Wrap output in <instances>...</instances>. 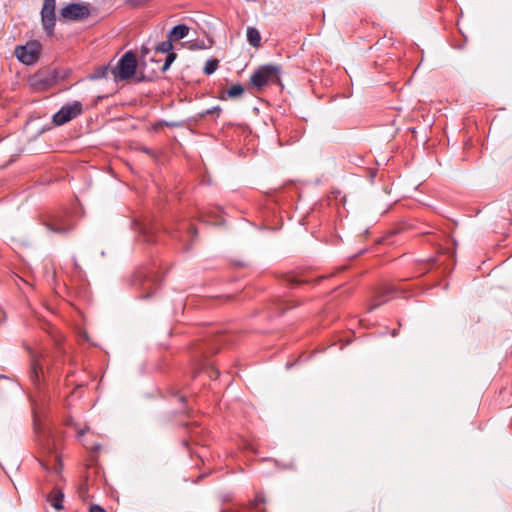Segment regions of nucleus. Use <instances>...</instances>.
<instances>
[{
	"label": "nucleus",
	"instance_id": "obj_1",
	"mask_svg": "<svg viewBox=\"0 0 512 512\" xmlns=\"http://www.w3.org/2000/svg\"><path fill=\"white\" fill-rule=\"evenodd\" d=\"M137 70L136 55L132 51L126 52L117 62L116 66L111 69L114 80L130 79Z\"/></svg>",
	"mask_w": 512,
	"mask_h": 512
},
{
	"label": "nucleus",
	"instance_id": "obj_2",
	"mask_svg": "<svg viewBox=\"0 0 512 512\" xmlns=\"http://www.w3.org/2000/svg\"><path fill=\"white\" fill-rule=\"evenodd\" d=\"M280 68L275 65L260 66L250 77L251 84L256 88H262L268 83L279 80Z\"/></svg>",
	"mask_w": 512,
	"mask_h": 512
},
{
	"label": "nucleus",
	"instance_id": "obj_3",
	"mask_svg": "<svg viewBox=\"0 0 512 512\" xmlns=\"http://www.w3.org/2000/svg\"><path fill=\"white\" fill-rule=\"evenodd\" d=\"M41 44L38 41H30L25 45H18L15 48V56L25 65H33L39 59Z\"/></svg>",
	"mask_w": 512,
	"mask_h": 512
},
{
	"label": "nucleus",
	"instance_id": "obj_4",
	"mask_svg": "<svg viewBox=\"0 0 512 512\" xmlns=\"http://www.w3.org/2000/svg\"><path fill=\"white\" fill-rule=\"evenodd\" d=\"M88 3H70L63 7L60 16L67 21H82L90 16Z\"/></svg>",
	"mask_w": 512,
	"mask_h": 512
},
{
	"label": "nucleus",
	"instance_id": "obj_5",
	"mask_svg": "<svg viewBox=\"0 0 512 512\" xmlns=\"http://www.w3.org/2000/svg\"><path fill=\"white\" fill-rule=\"evenodd\" d=\"M83 112V105L79 101L64 105L57 113L53 115V123L57 126L64 125Z\"/></svg>",
	"mask_w": 512,
	"mask_h": 512
},
{
	"label": "nucleus",
	"instance_id": "obj_6",
	"mask_svg": "<svg viewBox=\"0 0 512 512\" xmlns=\"http://www.w3.org/2000/svg\"><path fill=\"white\" fill-rule=\"evenodd\" d=\"M160 282V276L154 271H148L147 269H141L135 274V285H139L143 290L142 298H149L151 292L148 290L153 286L157 287Z\"/></svg>",
	"mask_w": 512,
	"mask_h": 512
},
{
	"label": "nucleus",
	"instance_id": "obj_7",
	"mask_svg": "<svg viewBox=\"0 0 512 512\" xmlns=\"http://www.w3.org/2000/svg\"><path fill=\"white\" fill-rule=\"evenodd\" d=\"M161 59H158L157 56H152L147 60L144 58L141 62V68L139 72V76L137 77V81H152L154 78L158 76L161 72L158 70Z\"/></svg>",
	"mask_w": 512,
	"mask_h": 512
},
{
	"label": "nucleus",
	"instance_id": "obj_8",
	"mask_svg": "<svg viewBox=\"0 0 512 512\" xmlns=\"http://www.w3.org/2000/svg\"><path fill=\"white\" fill-rule=\"evenodd\" d=\"M56 0H44L41 10V21L44 30L48 35L54 32L56 14H55Z\"/></svg>",
	"mask_w": 512,
	"mask_h": 512
},
{
	"label": "nucleus",
	"instance_id": "obj_9",
	"mask_svg": "<svg viewBox=\"0 0 512 512\" xmlns=\"http://www.w3.org/2000/svg\"><path fill=\"white\" fill-rule=\"evenodd\" d=\"M218 348H209L204 349L200 348L199 355H197V365L199 366L200 371L206 372L211 379H217L219 376V371L210 363H206V359L210 354L217 353Z\"/></svg>",
	"mask_w": 512,
	"mask_h": 512
},
{
	"label": "nucleus",
	"instance_id": "obj_10",
	"mask_svg": "<svg viewBox=\"0 0 512 512\" xmlns=\"http://www.w3.org/2000/svg\"><path fill=\"white\" fill-rule=\"evenodd\" d=\"M74 222L71 216H62L47 223L49 230L59 234H65L74 229Z\"/></svg>",
	"mask_w": 512,
	"mask_h": 512
},
{
	"label": "nucleus",
	"instance_id": "obj_11",
	"mask_svg": "<svg viewBox=\"0 0 512 512\" xmlns=\"http://www.w3.org/2000/svg\"><path fill=\"white\" fill-rule=\"evenodd\" d=\"M170 233L172 237L178 238L182 242L188 239L192 242L197 235L196 229L187 223L181 224L177 231Z\"/></svg>",
	"mask_w": 512,
	"mask_h": 512
},
{
	"label": "nucleus",
	"instance_id": "obj_12",
	"mask_svg": "<svg viewBox=\"0 0 512 512\" xmlns=\"http://www.w3.org/2000/svg\"><path fill=\"white\" fill-rule=\"evenodd\" d=\"M395 290L392 286L386 285L382 287L374 296L373 302L371 305V310L375 309L384 303H386L389 299L392 298V295L394 294Z\"/></svg>",
	"mask_w": 512,
	"mask_h": 512
},
{
	"label": "nucleus",
	"instance_id": "obj_13",
	"mask_svg": "<svg viewBox=\"0 0 512 512\" xmlns=\"http://www.w3.org/2000/svg\"><path fill=\"white\" fill-rule=\"evenodd\" d=\"M64 500V493L59 487H54L52 491L47 495V501L56 510H62Z\"/></svg>",
	"mask_w": 512,
	"mask_h": 512
},
{
	"label": "nucleus",
	"instance_id": "obj_14",
	"mask_svg": "<svg viewBox=\"0 0 512 512\" xmlns=\"http://www.w3.org/2000/svg\"><path fill=\"white\" fill-rule=\"evenodd\" d=\"M188 33L189 27L185 24H179L170 30L168 38H170L172 41H176L185 38Z\"/></svg>",
	"mask_w": 512,
	"mask_h": 512
},
{
	"label": "nucleus",
	"instance_id": "obj_15",
	"mask_svg": "<svg viewBox=\"0 0 512 512\" xmlns=\"http://www.w3.org/2000/svg\"><path fill=\"white\" fill-rule=\"evenodd\" d=\"M42 372V367L39 360H33L31 363L30 371H29V379L33 385L36 387L40 384V373Z\"/></svg>",
	"mask_w": 512,
	"mask_h": 512
},
{
	"label": "nucleus",
	"instance_id": "obj_16",
	"mask_svg": "<svg viewBox=\"0 0 512 512\" xmlns=\"http://www.w3.org/2000/svg\"><path fill=\"white\" fill-rule=\"evenodd\" d=\"M247 39H248V42L253 47L259 46L260 41H261V36H260L259 31L253 27H249L247 29Z\"/></svg>",
	"mask_w": 512,
	"mask_h": 512
},
{
	"label": "nucleus",
	"instance_id": "obj_17",
	"mask_svg": "<svg viewBox=\"0 0 512 512\" xmlns=\"http://www.w3.org/2000/svg\"><path fill=\"white\" fill-rule=\"evenodd\" d=\"M172 49V40L168 38V40L162 41L156 45L154 55L157 56L158 54H167L171 52Z\"/></svg>",
	"mask_w": 512,
	"mask_h": 512
},
{
	"label": "nucleus",
	"instance_id": "obj_18",
	"mask_svg": "<svg viewBox=\"0 0 512 512\" xmlns=\"http://www.w3.org/2000/svg\"><path fill=\"white\" fill-rule=\"evenodd\" d=\"M109 72H111V70L109 69L108 66H105V65L98 66L97 68L94 69L93 73L90 75L89 78L92 80L102 79V78H105Z\"/></svg>",
	"mask_w": 512,
	"mask_h": 512
},
{
	"label": "nucleus",
	"instance_id": "obj_19",
	"mask_svg": "<svg viewBox=\"0 0 512 512\" xmlns=\"http://www.w3.org/2000/svg\"><path fill=\"white\" fill-rule=\"evenodd\" d=\"M176 57V53L172 51L167 53L164 63L158 68V70L161 71V73L166 72L170 68L171 64L175 61Z\"/></svg>",
	"mask_w": 512,
	"mask_h": 512
},
{
	"label": "nucleus",
	"instance_id": "obj_20",
	"mask_svg": "<svg viewBox=\"0 0 512 512\" xmlns=\"http://www.w3.org/2000/svg\"><path fill=\"white\" fill-rule=\"evenodd\" d=\"M176 57V53L172 51L167 53L164 63L158 68V70L161 71V73L166 72L170 68L171 64L175 61Z\"/></svg>",
	"mask_w": 512,
	"mask_h": 512
},
{
	"label": "nucleus",
	"instance_id": "obj_21",
	"mask_svg": "<svg viewBox=\"0 0 512 512\" xmlns=\"http://www.w3.org/2000/svg\"><path fill=\"white\" fill-rule=\"evenodd\" d=\"M266 502L265 496L262 492H258L255 495V499L250 502V509L256 510L257 512H265V509L258 510L259 504H264Z\"/></svg>",
	"mask_w": 512,
	"mask_h": 512
},
{
	"label": "nucleus",
	"instance_id": "obj_22",
	"mask_svg": "<svg viewBox=\"0 0 512 512\" xmlns=\"http://www.w3.org/2000/svg\"><path fill=\"white\" fill-rule=\"evenodd\" d=\"M244 92V88L241 84L232 85L229 89L226 90V97L235 98L242 95Z\"/></svg>",
	"mask_w": 512,
	"mask_h": 512
},
{
	"label": "nucleus",
	"instance_id": "obj_23",
	"mask_svg": "<svg viewBox=\"0 0 512 512\" xmlns=\"http://www.w3.org/2000/svg\"><path fill=\"white\" fill-rule=\"evenodd\" d=\"M218 65L219 61L217 59H209L206 61L203 71L206 75H210L217 70Z\"/></svg>",
	"mask_w": 512,
	"mask_h": 512
},
{
	"label": "nucleus",
	"instance_id": "obj_24",
	"mask_svg": "<svg viewBox=\"0 0 512 512\" xmlns=\"http://www.w3.org/2000/svg\"><path fill=\"white\" fill-rule=\"evenodd\" d=\"M41 465L42 467L46 470V471H51L53 473H56V474H59L62 470V464L60 462V460L58 459L57 456H55V464L53 467H49L47 464H45L44 462H41Z\"/></svg>",
	"mask_w": 512,
	"mask_h": 512
},
{
	"label": "nucleus",
	"instance_id": "obj_25",
	"mask_svg": "<svg viewBox=\"0 0 512 512\" xmlns=\"http://www.w3.org/2000/svg\"><path fill=\"white\" fill-rule=\"evenodd\" d=\"M160 126H167L170 128L182 127V121H160L154 125V129L157 130Z\"/></svg>",
	"mask_w": 512,
	"mask_h": 512
},
{
	"label": "nucleus",
	"instance_id": "obj_26",
	"mask_svg": "<svg viewBox=\"0 0 512 512\" xmlns=\"http://www.w3.org/2000/svg\"><path fill=\"white\" fill-rule=\"evenodd\" d=\"M143 237H144V240L148 243H152V242L156 241L154 234L150 231H147L146 229L143 230Z\"/></svg>",
	"mask_w": 512,
	"mask_h": 512
},
{
	"label": "nucleus",
	"instance_id": "obj_27",
	"mask_svg": "<svg viewBox=\"0 0 512 512\" xmlns=\"http://www.w3.org/2000/svg\"><path fill=\"white\" fill-rule=\"evenodd\" d=\"M286 281L291 286L299 285L304 282L302 280L297 279L295 276H288L286 278Z\"/></svg>",
	"mask_w": 512,
	"mask_h": 512
},
{
	"label": "nucleus",
	"instance_id": "obj_28",
	"mask_svg": "<svg viewBox=\"0 0 512 512\" xmlns=\"http://www.w3.org/2000/svg\"><path fill=\"white\" fill-rule=\"evenodd\" d=\"M277 309L280 310V314H282L285 310H287L289 308L288 304L286 301L284 300H279L277 303Z\"/></svg>",
	"mask_w": 512,
	"mask_h": 512
},
{
	"label": "nucleus",
	"instance_id": "obj_29",
	"mask_svg": "<svg viewBox=\"0 0 512 512\" xmlns=\"http://www.w3.org/2000/svg\"><path fill=\"white\" fill-rule=\"evenodd\" d=\"M89 512H106V510L98 504H92L89 507Z\"/></svg>",
	"mask_w": 512,
	"mask_h": 512
},
{
	"label": "nucleus",
	"instance_id": "obj_30",
	"mask_svg": "<svg viewBox=\"0 0 512 512\" xmlns=\"http://www.w3.org/2000/svg\"><path fill=\"white\" fill-rule=\"evenodd\" d=\"M215 112H217V113L221 112V107L220 106H214L211 109H208L205 113L206 114H212V113H215Z\"/></svg>",
	"mask_w": 512,
	"mask_h": 512
},
{
	"label": "nucleus",
	"instance_id": "obj_31",
	"mask_svg": "<svg viewBox=\"0 0 512 512\" xmlns=\"http://www.w3.org/2000/svg\"><path fill=\"white\" fill-rule=\"evenodd\" d=\"M140 150H141L142 152H144V153L148 154V155H151V156H153V155H154L153 150H152V149H150V148H148V147H142Z\"/></svg>",
	"mask_w": 512,
	"mask_h": 512
},
{
	"label": "nucleus",
	"instance_id": "obj_32",
	"mask_svg": "<svg viewBox=\"0 0 512 512\" xmlns=\"http://www.w3.org/2000/svg\"><path fill=\"white\" fill-rule=\"evenodd\" d=\"M179 401H180L181 403H185V401H186L185 396H179Z\"/></svg>",
	"mask_w": 512,
	"mask_h": 512
},
{
	"label": "nucleus",
	"instance_id": "obj_33",
	"mask_svg": "<svg viewBox=\"0 0 512 512\" xmlns=\"http://www.w3.org/2000/svg\"><path fill=\"white\" fill-rule=\"evenodd\" d=\"M392 335L395 337L397 335V331L393 330Z\"/></svg>",
	"mask_w": 512,
	"mask_h": 512
},
{
	"label": "nucleus",
	"instance_id": "obj_34",
	"mask_svg": "<svg viewBox=\"0 0 512 512\" xmlns=\"http://www.w3.org/2000/svg\"><path fill=\"white\" fill-rule=\"evenodd\" d=\"M94 449H95V450L100 449V445H96V446L94 447Z\"/></svg>",
	"mask_w": 512,
	"mask_h": 512
},
{
	"label": "nucleus",
	"instance_id": "obj_35",
	"mask_svg": "<svg viewBox=\"0 0 512 512\" xmlns=\"http://www.w3.org/2000/svg\"><path fill=\"white\" fill-rule=\"evenodd\" d=\"M190 249V246L189 245H186L185 246V250H189Z\"/></svg>",
	"mask_w": 512,
	"mask_h": 512
},
{
	"label": "nucleus",
	"instance_id": "obj_36",
	"mask_svg": "<svg viewBox=\"0 0 512 512\" xmlns=\"http://www.w3.org/2000/svg\"><path fill=\"white\" fill-rule=\"evenodd\" d=\"M0 379H6V376L0 375Z\"/></svg>",
	"mask_w": 512,
	"mask_h": 512
}]
</instances>
